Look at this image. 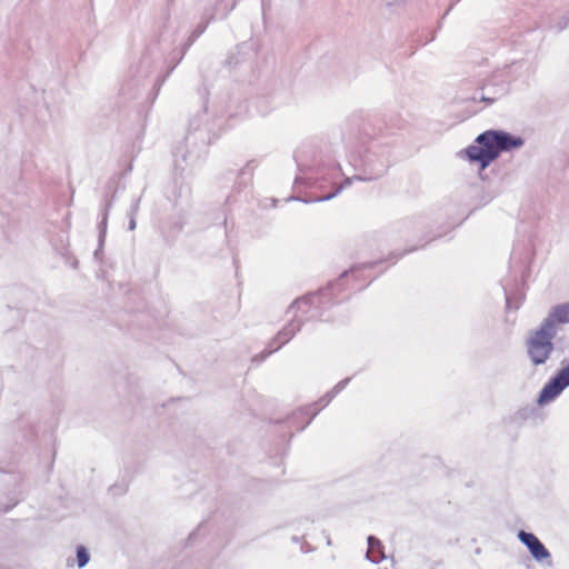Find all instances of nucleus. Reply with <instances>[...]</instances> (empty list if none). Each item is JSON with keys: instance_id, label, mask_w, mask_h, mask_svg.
<instances>
[{"instance_id": "obj_1", "label": "nucleus", "mask_w": 569, "mask_h": 569, "mask_svg": "<svg viewBox=\"0 0 569 569\" xmlns=\"http://www.w3.org/2000/svg\"><path fill=\"white\" fill-rule=\"evenodd\" d=\"M523 144L520 137L507 132L488 130L476 139V144L466 149V154L471 162H479L485 169L498 158L501 151H509Z\"/></svg>"}, {"instance_id": "obj_2", "label": "nucleus", "mask_w": 569, "mask_h": 569, "mask_svg": "<svg viewBox=\"0 0 569 569\" xmlns=\"http://www.w3.org/2000/svg\"><path fill=\"white\" fill-rule=\"evenodd\" d=\"M557 332L543 322L533 330L527 340V352L531 361L537 365L545 363L553 351L552 339Z\"/></svg>"}, {"instance_id": "obj_3", "label": "nucleus", "mask_w": 569, "mask_h": 569, "mask_svg": "<svg viewBox=\"0 0 569 569\" xmlns=\"http://www.w3.org/2000/svg\"><path fill=\"white\" fill-rule=\"evenodd\" d=\"M569 386V363L565 366L541 390L539 403L553 400L566 387Z\"/></svg>"}, {"instance_id": "obj_4", "label": "nucleus", "mask_w": 569, "mask_h": 569, "mask_svg": "<svg viewBox=\"0 0 569 569\" xmlns=\"http://www.w3.org/2000/svg\"><path fill=\"white\" fill-rule=\"evenodd\" d=\"M518 538L523 545L527 546L535 559L541 561L550 557L549 551L533 533L520 530Z\"/></svg>"}, {"instance_id": "obj_5", "label": "nucleus", "mask_w": 569, "mask_h": 569, "mask_svg": "<svg viewBox=\"0 0 569 569\" xmlns=\"http://www.w3.org/2000/svg\"><path fill=\"white\" fill-rule=\"evenodd\" d=\"M542 322L556 332L558 325L569 323V302L553 307Z\"/></svg>"}, {"instance_id": "obj_6", "label": "nucleus", "mask_w": 569, "mask_h": 569, "mask_svg": "<svg viewBox=\"0 0 569 569\" xmlns=\"http://www.w3.org/2000/svg\"><path fill=\"white\" fill-rule=\"evenodd\" d=\"M383 557L385 555L381 542L375 537H369L367 558L372 562H379Z\"/></svg>"}, {"instance_id": "obj_7", "label": "nucleus", "mask_w": 569, "mask_h": 569, "mask_svg": "<svg viewBox=\"0 0 569 569\" xmlns=\"http://www.w3.org/2000/svg\"><path fill=\"white\" fill-rule=\"evenodd\" d=\"M89 559H90V557H89L87 549L83 546H79L77 548L78 567L79 568L84 567L88 563Z\"/></svg>"}]
</instances>
